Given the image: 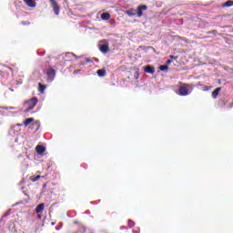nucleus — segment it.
<instances>
[{
    "instance_id": "14",
    "label": "nucleus",
    "mask_w": 233,
    "mask_h": 233,
    "mask_svg": "<svg viewBox=\"0 0 233 233\" xmlns=\"http://www.w3.org/2000/svg\"><path fill=\"white\" fill-rule=\"evenodd\" d=\"M45 90H46V86L41 83L38 84V91L40 94H45Z\"/></svg>"
},
{
    "instance_id": "17",
    "label": "nucleus",
    "mask_w": 233,
    "mask_h": 233,
    "mask_svg": "<svg viewBox=\"0 0 233 233\" xmlns=\"http://www.w3.org/2000/svg\"><path fill=\"white\" fill-rule=\"evenodd\" d=\"M223 6H227V7L233 6V1L232 0L227 1L226 3L223 4Z\"/></svg>"
},
{
    "instance_id": "20",
    "label": "nucleus",
    "mask_w": 233,
    "mask_h": 233,
    "mask_svg": "<svg viewBox=\"0 0 233 233\" xmlns=\"http://www.w3.org/2000/svg\"><path fill=\"white\" fill-rule=\"evenodd\" d=\"M30 179H31L32 183H35V181H37V178L35 176H31Z\"/></svg>"
},
{
    "instance_id": "6",
    "label": "nucleus",
    "mask_w": 233,
    "mask_h": 233,
    "mask_svg": "<svg viewBox=\"0 0 233 233\" xmlns=\"http://www.w3.org/2000/svg\"><path fill=\"white\" fill-rule=\"evenodd\" d=\"M35 150H36V154H39L41 156L45 154V152L46 151V147L41 145H37L35 147Z\"/></svg>"
},
{
    "instance_id": "12",
    "label": "nucleus",
    "mask_w": 233,
    "mask_h": 233,
    "mask_svg": "<svg viewBox=\"0 0 233 233\" xmlns=\"http://www.w3.org/2000/svg\"><path fill=\"white\" fill-rule=\"evenodd\" d=\"M108 50H110V48L108 47V45L100 46V52H102V54H106Z\"/></svg>"
},
{
    "instance_id": "9",
    "label": "nucleus",
    "mask_w": 233,
    "mask_h": 233,
    "mask_svg": "<svg viewBox=\"0 0 233 233\" xmlns=\"http://www.w3.org/2000/svg\"><path fill=\"white\" fill-rule=\"evenodd\" d=\"M124 14H127L129 17H134V15H136V9L130 8L129 10L125 11Z\"/></svg>"
},
{
    "instance_id": "21",
    "label": "nucleus",
    "mask_w": 233,
    "mask_h": 233,
    "mask_svg": "<svg viewBox=\"0 0 233 233\" xmlns=\"http://www.w3.org/2000/svg\"><path fill=\"white\" fill-rule=\"evenodd\" d=\"M208 34H214V35H216V34H218V31L217 30L208 31Z\"/></svg>"
},
{
    "instance_id": "27",
    "label": "nucleus",
    "mask_w": 233,
    "mask_h": 233,
    "mask_svg": "<svg viewBox=\"0 0 233 233\" xmlns=\"http://www.w3.org/2000/svg\"><path fill=\"white\" fill-rule=\"evenodd\" d=\"M3 74H4V73H3V71H2V70H0V76H3Z\"/></svg>"
},
{
    "instance_id": "2",
    "label": "nucleus",
    "mask_w": 233,
    "mask_h": 233,
    "mask_svg": "<svg viewBox=\"0 0 233 233\" xmlns=\"http://www.w3.org/2000/svg\"><path fill=\"white\" fill-rule=\"evenodd\" d=\"M37 103H39V99H37L35 96L27 100L25 102L27 107L25 109V112H30V110H34V108H35L37 106Z\"/></svg>"
},
{
    "instance_id": "7",
    "label": "nucleus",
    "mask_w": 233,
    "mask_h": 233,
    "mask_svg": "<svg viewBox=\"0 0 233 233\" xmlns=\"http://www.w3.org/2000/svg\"><path fill=\"white\" fill-rule=\"evenodd\" d=\"M24 3H25L29 8H35L36 4L34 0H24Z\"/></svg>"
},
{
    "instance_id": "10",
    "label": "nucleus",
    "mask_w": 233,
    "mask_h": 233,
    "mask_svg": "<svg viewBox=\"0 0 233 233\" xmlns=\"http://www.w3.org/2000/svg\"><path fill=\"white\" fill-rule=\"evenodd\" d=\"M219 92H221V87H217V88L212 92V97H213V99H218V96H219Z\"/></svg>"
},
{
    "instance_id": "25",
    "label": "nucleus",
    "mask_w": 233,
    "mask_h": 233,
    "mask_svg": "<svg viewBox=\"0 0 233 233\" xmlns=\"http://www.w3.org/2000/svg\"><path fill=\"white\" fill-rule=\"evenodd\" d=\"M170 59H177V56H169Z\"/></svg>"
},
{
    "instance_id": "5",
    "label": "nucleus",
    "mask_w": 233,
    "mask_h": 233,
    "mask_svg": "<svg viewBox=\"0 0 233 233\" xmlns=\"http://www.w3.org/2000/svg\"><path fill=\"white\" fill-rule=\"evenodd\" d=\"M148 10V6L142 5L137 8V17H143V12Z\"/></svg>"
},
{
    "instance_id": "4",
    "label": "nucleus",
    "mask_w": 233,
    "mask_h": 233,
    "mask_svg": "<svg viewBox=\"0 0 233 233\" xmlns=\"http://www.w3.org/2000/svg\"><path fill=\"white\" fill-rule=\"evenodd\" d=\"M46 76H47L48 79L50 81H54L55 77H56V69L49 67L47 68L46 71Z\"/></svg>"
},
{
    "instance_id": "18",
    "label": "nucleus",
    "mask_w": 233,
    "mask_h": 233,
    "mask_svg": "<svg viewBox=\"0 0 233 233\" xmlns=\"http://www.w3.org/2000/svg\"><path fill=\"white\" fill-rule=\"evenodd\" d=\"M160 70L165 71L168 69V66L167 65H162L159 66Z\"/></svg>"
},
{
    "instance_id": "1",
    "label": "nucleus",
    "mask_w": 233,
    "mask_h": 233,
    "mask_svg": "<svg viewBox=\"0 0 233 233\" xmlns=\"http://www.w3.org/2000/svg\"><path fill=\"white\" fill-rule=\"evenodd\" d=\"M193 90H194L193 85L180 82L178 86V96H182L183 97H185L186 96H189V94H192Z\"/></svg>"
},
{
    "instance_id": "26",
    "label": "nucleus",
    "mask_w": 233,
    "mask_h": 233,
    "mask_svg": "<svg viewBox=\"0 0 233 233\" xmlns=\"http://www.w3.org/2000/svg\"><path fill=\"white\" fill-rule=\"evenodd\" d=\"M37 218H38V219H41V218H42L41 214L38 213Z\"/></svg>"
},
{
    "instance_id": "13",
    "label": "nucleus",
    "mask_w": 233,
    "mask_h": 233,
    "mask_svg": "<svg viewBox=\"0 0 233 233\" xmlns=\"http://www.w3.org/2000/svg\"><path fill=\"white\" fill-rule=\"evenodd\" d=\"M96 74L99 77H105V76H106V70L105 69H98L96 71Z\"/></svg>"
},
{
    "instance_id": "23",
    "label": "nucleus",
    "mask_w": 233,
    "mask_h": 233,
    "mask_svg": "<svg viewBox=\"0 0 233 233\" xmlns=\"http://www.w3.org/2000/svg\"><path fill=\"white\" fill-rule=\"evenodd\" d=\"M35 177H36V181H39V179H41V177H41V175H37Z\"/></svg>"
},
{
    "instance_id": "19",
    "label": "nucleus",
    "mask_w": 233,
    "mask_h": 233,
    "mask_svg": "<svg viewBox=\"0 0 233 233\" xmlns=\"http://www.w3.org/2000/svg\"><path fill=\"white\" fill-rule=\"evenodd\" d=\"M127 223H128V226L130 227V228H132V227H134V225H136V223L132 220H128Z\"/></svg>"
},
{
    "instance_id": "8",
    "label": "nucleus",
    "mask_w": 233,
    "mask_h": 233,
    "mask_svg": "<svg viewBox=\"0 0 233 233\" xmlns=\"http://www.w3.org/2000/svg\"><path fill=\"white\" fill-rule=\"evenodd\" d=\"M43 210H45V203H41L38 206H36V208H35L36 214H41V212H43Z\"/></svg>"
},
{
    "instance_id": "24",
    "label": "nucleus",
    "mask_w": 233,
    "mask_h": 233,
    "mask_svg": "<svg viewBox=\"0 0 233 233\" xmlns=\"http://www.w3.org/2000/svg\"><path fill=\"white\" fill-rule=\"evenodd\" d=\"M34 125H35L36 127V130H39V122H35Z\"/></svg>"
},
{
    "instance_id": "3",
    "label": "nucleus",
    "mask_w": 233,
    "mask_h": 233,
    "mask_svg": "<svg viewBox=\"0 0 233 233\" xmlns=\"http://www.w3.org/2000/svg\"><path fill=\"white\" fill-rule=\"evenodd\" d=\"M49 3H51V6L56 15H58L59 12H61V7L59 6V4H57L56 0H49Z\"/></svg>"
},
{
    "instance_id": "28",
    "label": "nucleus",
    "mask_w": 233,
    "mask_h": 233,
    "mask_svg": "<svg viewBox=\"0 0 233 233\" xmlns=\"http://www.w3.org/2000/svg\"><path fill=\"white\" fill-rule=\"evenodd\" d=\"M18 127H23V125H21V124H18Z\"/></svg>"
},
{
    "instance_id": "22",
    "label": "nucleus",
    "mask_w": 233,
    "mask_h": 233,
    "mask_svg": "<svg viewBox=\"0 0 233 233\" xmlns=\"http://www.w3.org/2000/svg\"><path fill=\"white\" fill-rule=\"evenodd\" d=\"M171 63H172V60L168 59L167 60L166 65L168 66V65H170Z\"/></svg>"
},
{
    "instance_id": "16",
    "label": "nucleus",
    "mask_w": 233,
    "mask_h": 233,
    "mask_svg": "<svg viewBox=\"0 0 233 233\" xmlns=\"http://www.w3.org/2000/svg\"><path fill=\"white\" fill-rule=\"evenodd\" d=\"M30 123H34V118H33V117L26 118V119L24 121V126L28 127V125H30Z\"/></svg>"
},
{
    "instance_id": "11",
    "label": "nucleus",
    "mask_w": 233,
    "mask_h": 233,
    "mask_svg": "<svg viewBox=\"0 0 233 233\" xmlns=\"http://www.w3.org/2000/svg\"><path fill=\"white\" fill-rule=\"evenodd\" d=\"M145 72H147V74H154V72H156V69L152 67V66H147L145 67Z\"/></svg>"
},
{
    "instance_id": "15",
    "label": "nucleus",
    "mask_w": 233,
    "mask_h": 233,
    "mask_svg": "<svg viewBox=\"0 0 233 233\" xmlns=\"http://www.w3.org/2000/svg\"><path fill=\"white\" fill-rule=\"evenodd\" d=\"M101 19H103V21H108V19H110V15L108 13H103L101 15Z\"/></svg>"
}]
</instances>
